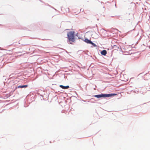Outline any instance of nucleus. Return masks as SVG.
Segmentation results:
<instances>
[{
    "mask_svg": "<svg viewBox=\"0 0 150 150\" xmlns=\"http://www.w3.org/2000/svg\"><path fill=\"white\" fill-rule=\"evenodd\" d=\"M74 33V32L73 31H71L67 33L68 38L69 41L74 42L75 41Z\"/></svg>",
    "mask_w": 150,
    "mask_h": 150,
    "instance_id": "1",
    "label": "nucleus"
},
{
    "mask_svg": "<svg viewBox=\"0 0 150 150\" xmlns=\"http://www.w3.org/2000/svg\"><path fill=\"white\" fill-rule=\"evenodd\" d=\"M117 95L115 93H111L109 94H102L100 95H95L94 96V97L98 98H99L101 97H109L113 96H116Z\"/></svg>",
    "mask_w": 150,
    "mask_h": 150,
    "instance_id": "2",
    "label": "nucleus"
},
{
    "mask_svg": "<svg viewBox=\"0 0 150 150\" xmlns=\"http://www.w3.org/2000/svg\"><path fill=\"white\" fill-rule=\"evenodd\" d=\"M85 41L87 43L91 44L93 45H95V44L93 43L91 40H89L87 39H85Z\"/></svg>",
    "mask_w": 150,
    "mask_h": 150,
    "instance_id": "3",
    "label": "nucleus"
},
{
    "mask_svg": "<svg viewBox=\"0 0 150 150\" xmlns=\"http://www.w3.org/2000/svg\"><path fill=\"white\" fill-rule=\"evenodd\" d=\"M59 87L62 89H68L69 88V86H64L62 85H60L59 86Z\"/></svg>",
    "mask_w": 150,
    "mask_h": 150,
    "instance_id": "4",
    "label": "nucleus"
},
{
    "mask_svg": "<svg viewBox=\"0 0 150 150\" xmlns=\"http://www.w3.org/2000/svg\"><path fill=\"white\" fill-rule=\"evenodd\" d=\"M107 54V51L106 50H104L101 52V54L103 55H105Z\"/></svg>",
    "mask_w": 150,
    "mask_h": 150,
    "instance_id": "5",
    "label": "nucleus"
},
{
    "mask_svg": "<svg viewBox=\"0 0 150 150\" xmlns=\"http://www.w3.org/2000/svg\"><path fill=\"white\" fill-rule=\"evenodd\" d=\"M28 87V85H23V86H19L18 87V88H26Z\"/></svg>",
    "mask_w": 150,
    "mask_h": 150,
    "instance_id": "6",
    "label": "nucleus"
},
{
    "mask_svg": "<svg viewBox=\"0 0 150 150\" xmlns=\"http://www.w3.org/2000/svg\"><path fill=\"white\" fill-rule=\"evenodd\" d=\"M113 48H115V49L117 50H118V49H120V48L119 47V46L118 45H114Z\"/></svg>",
    "mask_w": 150,
    "mask_h": 150,
    "instance_id": "7",
    "label": "nucleus"
},
{
    "mask_svg": "<svg viewBox=\"0 0 150 150\" xmlns=\"http://www.w3.org/2000/svg\"><path fill=\"white\" fill-rule=\"evenodd\" d=\"M67 8L68 9V10H69V8Z\"/></svg>",
    "mask_w": 150,
    "mask_h": 150,
    "instance_id": "8",
    "label": "nucleus"
}]
</instances>
